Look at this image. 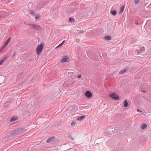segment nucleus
<instances>
[{
  "label": "nucleus",
  "instance_id": "nucleus-1",
  "mask_svg": "<svg viewBox=\"0 0 151 151\" xmlns=\"http://www.w3.org/2000/svg\"><path fill=\"white\" fill-rule=\"evenodd\" d=\"M28 25L32 29H34L40 31L42 30V28L41 27V26L39 25H38L35 24L33 23L28 24Z\"/></svg>",
  "mask_w": 151,
  "mask_h": 151
},
{
  "label": "nucleus",
  "instance_id": "nucleus-2",
  "mask_svg": "<svg viewBox=\"0 0 151 151\" xmlns=\"http://www.w3.org/2000/svg\"><path fill=\"white\" fill-rule=\"evenodd\" d=\"M44 46V44L43 43L38 45L36 49V54L39 55L41 52Z\"/></svg>",
  "mask_w": 151,
  "mask_h": 151
},
{
  "label": "nucleus",
  "instance_id": "nucleus-3",
  "mask_svg": "<svg viewBox=\"0 0 151 151\" xmlns=\"http://www.w3.org/2000/svg\"><path fill=\"white\" fill-rule=\"evenodd\" d=\"M109 96L111 98L115 100H118L119 99L118 95L115 93H112L109 95Z\"/></svg>",
  "mask_w": 151,
  "mask_h": 151
},
{
  "label": "nucleus",
  "instance_id": "nucleus-4",
  "mask_svg": "<svg viewBox=\"0 0 151 151\" xmlns=\"http://www.w3.org/2000/svg\"><path fill=\"white\" fill-rule=\"evenodd\" d=\"M57 141V139L55 137L51 138L47 140V142L52 144H55Z\"/></svg>",
  "mask_w": 151,
  "mask_h": 151
},
{
  "label": "nucleus",
  "instance_id": "nucleus-5",
  "mask_svg": "<svg viewBox=\"0 0 151 151\" xmlns=\"http://www.w3.org/2000/svg\"><path fill=\"white\" fill-rule=\"evenodd\" d=\"M85 95L87 98L89 99L92 96V94L90 91H87L85 93Z\"/></svg>",
  "mask_w": 151,
  "mask_h": 151
},
{
  "label": "nucleus",
  "instance_id": "nucleus-6",
  "mask_svg": "<svg viewBox=\"0 0 151 151\" xmlns=\"http://www.w3.org/2000/svg\"><path fill=\"white\" fill-rule=\"evenodd\" d=\"M19 133V129H17L13 130L11 134L12 136H16Z\"/></svg>",
  "mask_w": 151,
  "mask_h": 151
},
{
  "label": "nucleus",
  "instance_id": "nucleus-7",
  "mask_svg": "<svg viewBox=\"0 0 151 151\" xmlns=\"http://www.w3.org/2000/svg\"><path fill=\"white\" fill-rule=\"evenodd\" d=\"M69 60V58L67 56H64L62 58L61 62H68Z\"/></svg>",
  "mask_w": 151,
  "mask_h": 151
},
{
  "label": "nucleus",
  "instance_id": "nucleus-8",
  "mask_svg": "<svg viewBox=\"0 0 151 151\" xmlns=\"http://www.w3.org/2000/svg\"><path fill=\"white\" fill-rule=\"evenodd\" d=\"M11 38L10 37H9L6 41L5 42V43L3 45V46L2 47V48H4L8 44L9 42H10V40Z\"/></svg>",
  "mask_w": 151,
  "mask_h": 151
},
{
  "label": "nucleus",
  "instance_id": "nucleus-9",
  "mask_svg": "<svg viewBox=\"0 0 151 151\" xmlns=\"http://www.w3.org/2000/svg\"><path fill=\"white\" fill-rule=\"evenodd\" d=\"M7 59V57L6 56H5L4 58L3 59H1L0 60V65H1L2 64L4 63V62Z\"/></svg>",
  "mask_w": 151,
  "mask_h": 151
},
{
  "label": "nucleus",
  "instance_id": "nucleus-10",
  "mask_svg": "<svg viewBox=\"0 0 151 151\" xmlns=\"http://www.w3.org/2000/svg\"><path fill=\"white\" fill-rule=\"evenodd\" d=\"M34 16L35 17V19L37 20L39 19L41 17L40 15L39 14H36Z\"/></svg>",
  "mask_w": 151,
  "mask_h": 151
},
{
  "label": "nucleus",
  "instance_id": "nucleus-11",
  "mask_svg": "<svg viewBox=\"0 0 151 151\" xmlns=\"http://www.w3.org/2000/svg\"><path fill=\"white\" fill-rule=\"evenodd\" d=\"M85 116H80L79 118L77 119L78 121H81L85 117Z\"/></svg>",
  "mask_w": 151,
  "mask_h": 151
},
{
  "label": "nucleus",
  "instance_id": "nucleus-12",
  "mask_svg": "<svg viewBox=\"0 0 151 151\" xmlns=\"http://www.w3.org/2000/svg\"><path fill=\"white\" fill-rule=\"evenodd\" d=\"M124 106L125 107H127L128 106V103L127 101L126 100H125L124 102Z\"/></svg>",
  "mask_w": 151,
  "mask_h": 151
},
{
  "label": "nucleus",
  "instance_id": "nucleus-13",
  "mask_svg": "<svg viewBox=\"0 0 151 151\" xmlns=\"http://www.w3.org/2000/svg\"><path fill=\"white\" fill-rule=\"evenodd\" d=\"M29 14L32 15V16H35V15L36 14L35 13V12L34 11L32 10H30L29 11Z\"/></svg>",
  "mask_w": 151,
  "mask_h": 151
},
{
  "label": "nucleus",
  "instance_id": "nucleus-14",
  "mask_svg": "<svg viewBox=\"0 0 151 151\" xmlns=\"http://www.w3.org/2000/svg\"><path fill=\"white\" fill-rule=\"evenodd\" d=\"M124 7L122 6L121 8L120 11L119 12V14H120L123 12L124 10Z\"/></svg>",
  "mask_w": 151,
  "mask_h": 151
},
{
  "label": "nucleus",
  "instance_id": "nucleus-15",
  "mask_svg": "<svg viewBox=\"0 0 151 151\" xmlns=\"http://www.w3.org/2000/svg\"><path fill=\"white\" fill-rule=\"evenodd\" d=\"M27 130V129H26L24 128H22L19 131V133H23Z\"/></svg>",
  "mask_w": 151,
  "mask_h": 151
},
{
  "label": "nucleus",
  "instance_id": "nucleus-16",
  "mask_svg": "<svg viewBox=\"0 0 151 151\" xmlns=\"http://www.w3.org/2000/svg\"><path fill=\"white\" fill-rule=\"evenodd\" d=\"M147 127V124H143L141 127L142 129H144L146 128Z\"/></svg>",
  "mask_w": 151,
  "mask_h": 151
},
{
  "label": "nucleus",
  "instance_id": "nucleus-17",
  "mask_svg": "<svg viewBox=\"0 0 151 151\" xmlns=\"http://www.w3.org/2000/svg\"><path fill=\"white\" fill-rule=\"evenodd\" d=\"M105 39L108 40H111V37L110 36H106L105 37Z\"/></svg>",
  "mask_w": 151,
  "mask_h": 151
},
{
  "label": "nucleus",
  "instance_id": "nucleus-18",
  "mask_svg": "<svg viewBox=\"0 0 151 151\" xmlns=\"http://www.w3.org/2000/svg\"><path fill=\"white\" fill-rule=\"evenodd\" d=\"M111 14L114 16L116 15L117 14L116 12L115 11H111Z\"/></svg>",
  "mask_w": 151,
  "mask_h": 151
},
{
  "label": "nucleus",
  "instance_id": "nucleus-19",
  "mask_svg": "<svg viewBox=\"0 0 151 151\" xmlns=\"http://www.w3.org/2000/svg\"><path fill=\"white\" fill-rule=\"evenodd\" d=\"M17 119L15 117H13L10 120L11 122H12L16 120Z\"/></svg>",
  "mask_w": 151,
  "mask_h": 151
},
{
  "label": "nucleus",
  "instance_id": "nucleus-20",
  "mask_svg": "<svg viewBox=\"0 0 151 151\" xmlns=\"http://www.w3.org/2000/svg\"><path fill=\"white\" fill-rule=\"evenodd\" d=\"M127 69H124L123 70L121 71L120 72V73L121 74L124 73L125 72H126L127 71Z\"/></svg>",
  "mask_w": 151,
  "mask_h": 151
},
{
  "label": "nucleus",
  "instance_id": "nucleus-21",
  "mask_svg": "<svg viewBox=\"0 0 151 151\" xmlns=\"http://www.w3.org/2000/svg\"><path fill=\"white\" fill-rule=\"evenodd\" d=\"M65 42V40L63 41V42L61 43L57 47H56V48H57L58 47H60Z\"/></svg>",
  "mask_w": 151,
  "mask_h": 151
},
{
  "label": "nucleus",
  "instance_id": "nucleus-22",
  "mask_svg": "<svg viewBox=\"0 0 151 151\" xmlns=\"http://www.w3.org/2000/svg\"><path fill=\"white\" fill-rule=\"evenodd\" d=\"M75 20L73 18H70L69 19V21L70 22H74Z\"/></svg>",
  "mask_w": 151,
  "mask_h": 151
},
{
  "label": "nucleus",
  "instance_id": "nucleus-23",
  "mask_svg": "<svg viewBox=\"0 0 151 151\" xmlns=\"http://www.w3.org/2000/svg\"><path fill=\"white\" fill-rule=\"evenodd\" d=\"M140 50L141 51H143L145 50V48L144 47H141L140 48Z\"/></svg>",
  "mask_w": 151,
  "mask_h": 151
},
{
  "label": "nucleus",
  "instance_id": "nucleus-24",
  "mask_svg": "<svg viewBox=\"0 0 151 151\" xmlns=\"http://www.w3.org/2000/svg\"><path fill=\"white\" fill-rule=\"evenodd\" d=\"M75 124H76L75 122H72L71 124V125L72 127L74 126H75Z\"/></svg>",
  "mask_w": 151,
  "mask_h": 151
},
{
  "label": "nucleus",
  "instance_id": "nucleus-25",
  "mask_svg": "<svg viewBox=\"0 0 151 151\" xmlns=\"http://www.w3.org/2000/svg\"><path fill=\"white\" fill-rule=\"evenodd\" d=\"M139 1V0H135L134 2L135 4H138Z\"/></svg>",
  "mask_w": 151,
  "mask_h": 151
},
{
  "label": "nucleus",
  "instance_id": "nucleus-26",
  "mask_svg": "<svg viewBox=\"0 0 151 151\" xmlns=\"http://www.w3.org/2000/svg\"><path fill=\"white\" fill-rule=\"evenodd\" d=\"M81 75H79L77 77L78 78H81Z\"/></svg>",
  "mask_w": 151,
  "mask_h": 151
},
{
  "label": "nucleus",
  "instance_id": "nucleus-27",
  "mask_svg": "<svg viewBox=\"0 0 151 151\" xmlns=\"http://www.w3.org/2000/svg\"><path fill=\"white\" fill-rule=\"evenodd\" d=\"M137 111L138 112H142V111H140L139 109H137Z\"/></svg>",
  "mask_w": 151,
  "mask_h": 151
},
{
  "label": "nucleus",
  "instance_id": "nucleus-28",
  "mask_svg": "<svg viewBox=\"0 0 151 151\" xmlns=\"http://www.w3.org/2000/svg\"><path fill=\"white\" fill-rule=\"evenodd\" d=\"M76 42L78 43L79 42V40L78 39H76Z\"/></svg>",
  "mask_w": 151,
  "mask_h": 151
},
{
  "label": "nucleus",
  "instance_id": "nucleus-29",
  "mask_svg": "<svg viewBox=\"0 0 151 151\" xmlns=\"http://www.w3.org/2000/svg\"><path fill=\"white\" fill-rule=\"evenodd\" d=\"M137 53L138 54H139V50H137Z\"/></svg>",
  "mask_w": 151,
  "mask_h": 151
},
{
  "label": "nucleus",
  "instance_id": "nucleus-30",
  "mask_svg": "<svg viewBox=\"0 0 151 151\" xmlns=\"http://www.w3.org/2000/svg\"><path fill=\"white\" fill-rule=\"evenodd\" d=\"M15 52L14 54H13V56H14V55H15Z\"/></svg>",
  "mask_w": 151,
  "mask_h": 151
}]
</instances>
